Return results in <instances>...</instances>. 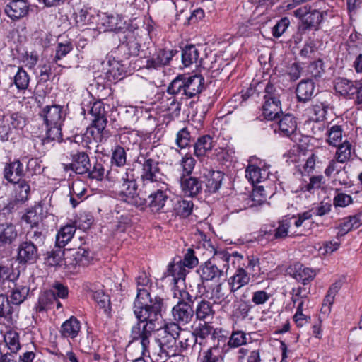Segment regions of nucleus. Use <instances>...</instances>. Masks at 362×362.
<instances>
[{
    "label": "nucleus",
    "mask_w": 362,
    "mask_h": 362,
    "mask_svg": "<svg viewBox=\"0 0 362 362\" xmlns=\"http://www.w3.org/2000/svg\"><path fill=\"white\" fill-rule=\"evenodd\" d=\"M5 122L12 126L13 129H21L25 125V118L19 113H13L9 115L4 116Z\"/></svg>",
    "instance_id": "864d4df0"
},
{
    "label": "nucleus",
    "mask_w": 362,
    "mask_h": 362,
    "mask_svg": "<svg viewBox=\"0 0 362 362\" xmlns=\"http://www.w3.org/2000/svg\"><path fill=\"white\" fill-rule=\"evenodd\" d=\"M270 297L271 295L265 291H257L252 293V302L256 305H263L269 300Z\"/></svg>",
    "instance_id": "774afa93"
},
{
    "label": "nucleus",
    "mask_w": 362,
    "mask_h": 362,
    "mask_svg": "<svg viewBox=\"0 0 362 362\" xmlns=\"http://www.w3.org/2000/svg\"><path fill=\"white\" fill-rule=\"evenodd\" d=\"M46 125V136L42 139V144L51 141H61L62 140V126L65 115L63 107L59 105H47L40 113Z\"/></svg>",
    "instance_id": "7ed1b4c3"
},
{
    "label": "nucleus",
    "mask_w": 362,
    "mask_h": 362,
    "mask_svg": "<svg viewBox=\"0 0 362 362\" xmlns=\"http://www.w3.org/2000/svg\"><path fill=\"white\" fill-rule=\"evenodd\" d=\"M25 238V240L33 243L35 245H41L44 242L45 235L42 233V230L37 226H35L31 227L30 229L28 230V232L26 233Z\"/></svg>",
    "instance_id": "3c124183"
},
{
    "label": "nucleus",
    "mask_w": 362,
    "mask_h": 362,
    "mask_svg": "<svg viewBox=\"0 0 362 362\" xmlns=\"http://www.w3.org/2000/svg\"><path fill=\"white\" fill-rule=\"evenodd\" d=\"M17 230L11 223L0 224V246L11 244L17 237Z\"/></svg>",
    "instance_id": "2f4dec72"
},
{
    "label": "nucleus",
    "mask_w": 362,
    "mask_h": 362,
    "mask_svg": "<svg viewBox=\"0 0 362 362\" xmlns=\"http://www.w3.org/2000/svg\"><path fill=\"white\" fill-rule=\"evenodd\" d=\"M23 165L19 160L13 161L4 168V177L10 182H16L21 179L23 175Z\"/></svg>",
    "instance_id": "7c9ffc66"
},
{
    "label": "nucleus",
    "mask_w": 362,
    "mask_h": 362,
    "mask_svg": "<svg viewBox=\"0 0 362 362\" xmlns=\"http://www.w3.org/2000/svg\"><path fill=\"white\" fill-rule=\"evenodd\" d=\"M291 226V219L284 218L279 221V226L275 230L274 236L276 238H286L288 234V229Z\"/></svg>",
    "instance_id": "13d9d810"
},
{
    "label": "nucleus",
    "mask_w": 362,
    "mask_h": 362,
    "mask_svg": "<svg viewBox=\"0 0 362 362\" xmlns=\"http://www.w3.org/2000/svg\"><path fill=\"white\" fill-rule=\"evenodd\" d=\"M241 265L250 274V276L252 277H258L259 274L261 272V267L259 259L255 255H249L245 259L243 258V261L241 262Z\"/></svg>",
    "instance_id": "e433bc0d"
},
{
    "label": "nucleus",
    "mask_w": 362,
    "mask_h": 362,
    "mask_svg": "<svg viewBox=\"0 0 362 362\" xmlns=\"http://www.w3.org/2000/svg\"><path fill=\"white\" fill-rule=\"evenodd\" d=\"M140 192L148 195V206L154 211H159L163 209L169 198V189L167 183L156 185L150 189H141Z\"/></svg>",
    "instance_id": "1a4fd4ad"
},
{
    "label": "nucleus",
    "mask_w": 362,
    "mask_h": 362,
    "mask_svg": "<svg viewBox=\"0 0 362 362\" xmlns=\"http://www.w3.org/2000/svg\"><path fill=\"white\" fill-rule=\"evenodd\" d=\"M30 4L27 0H12L5 6V13L13 20L27 16Z\"/></svg>",
    "instance_id": "a211bd4d"
},
{
    "label": "nucleus",
    "mask_w": 362,
    "mask_h": 362,
    "mask_svg": "<svg viewBox=\"0 0 362 362\" xmlns=\"http://www.w3.org/2000/svg\"><path fill=\"white\" fill-rule=\"evenodd\" d=\"M290 24L289 19L282 18L273 28L272 35L275 37H279L286 31Z\"/></svg>",
    "instance_id": "69168bd1"
},
{
    "label": "nucleus",
    "mask_w": 362,
    "mask_h": 362,
    "mask_svg": "<svg viewBox=\"0 0 362 362\" xmlns=\"http://www.w3.org/2000/svg\"><path fill=\"white\" fill-rule=\"evenodd\" d=\"M76 232L74 224H67L62 227L56 236V245L59 248H63L74 237Z\"/></svg>",
    "instance_id": "c756f323"
},
{
    "label": "nucleus",
    "mask_w": 362,
    "mask_h": 362,
    "mask_svg": "<svg viewBox=\"0 0 362 362\" xmlns=\"http://www.w3.org/2000/svg\"><path fill=\"white\" fill-rule=\"evenodd\" d=\"M81 329V323L79 320L71 316L70 318L63 322L60 327L59 332L64 338L74 339L76 337Z\"/></svg>",
    "instance_id": "b1692460"
},
{
    "label": "nucleus",
    "mask_w": 362,
    "mask_h": 362,
    "mask_svg": "<svg viewBox=\"0 0 362 362\" xmlns=\"http://www.w3.org/2000/svg\"><path fill=\"white\" fill-rule=\"evenodd\" d=\"M313 214L310 211L299 213L296 216H293L289 219H291V224H293L296 228H298L304 226L305 221L312 218Z\"/></svg>",
    "instance_id": "052dcab7"
},
{
    "label": "nucleus",
    "mask_w": 362,
    "mask_h": 362,
    "mask_svg": "<svg viewBox=\"0 0 362 362\" xmlns=\"http://www.w3.org/2000/svg\"><path fill=\"white\" fill-rule=\"evenodd\" d=\"M247 343V334L238 329L233 328L227 345L228 347L235 349L246 345Z\"/></svg>",
    "instance_id": "a19ab883"
},
{
    "label": "nucleus",
    "mask_w": 362,
    "mask_h": 362,
    "mask_svg": "<svg viewBox=\"0 0 362 362\" xmlns=\"http://www.w3.org/2000/svg\"><path fill=\"white\" fill-rule=\"evenodd\" d=\"M279 133L283 136H291L296 131L295 117L289 114L284 115L278 122Z\"/></svg>",
    "instance_id": "a878e982"
},
{
    "label": "nucleus",
    "mask_w": 362,
    "mask_h": 362,
    "mask_svg": "<svg viewBox=\"0 0 362 362\" xmlns=\"http://www.w3.org/2000/svg\"><path fill=\"white\" fill-rule=\"evenodd\" d=\"M177 53L176 50L159 49L152 57L146 60L145 67L148 69H157L169 64Z\"/></svg>",
    "instance_id": "f3484780"
},
{
    "label": "nucleus",
    "mask_w": 362,
    "mask_h": 362,
    "mask_svg": "<svg viewBox=\"0 0 362 362\" xmlns=\"http://www.w3.org/2000/svg\"><path fill=\"white\" fill-rule=\"evenodd\" d=\"M190 133L187 128L180 129L176 136V144L180 148L187 147L190 141Z\"/></svg>",
    "instance_id": "bf43d9fd"
},
{
    "label": "nucleus",
    "mask_w": 362,
    "mask_h": 362,
    "mask_svg": "<svg viewBox=\"0 0 362 362\" xmlns=\"http://www.w3.org/2000/svg\"><path fill=\"white\" fill-rule=\"evenodd\" d=\"M327 139L329 145L337 146L340 144L342 139V129L340 126L334 125L331 127L327 133Z\"/></svg>",
    "instance_id": "603ef678"
},
{
    "label": "nucleus",
    "mask_w": 362,
    "mask_h": 362,
    "mask_svg": "<svg viewBox=\"0 0 362 362\" xmlns=\"http://www.w3.org/2000/svg\"><path fill=\"white\" fill-rule=\"evenodd\" d=\"M173 347L170 344L165 342V340H160V349L155 357L156 362H166L170 360Z\"/></svg>",
    "instance_id": "8fccbe9b"
},
{
    "label": "nucleus",
    "mask_w": 362,
    "mask_h": 362,
    "mask_svg": "<svg viewBox=\"0 0 362 362\" xmlns=\"http://www.w3.org/2000/svg\"><path fill=\"white\" fill-rule=\"evenodd\" d=\"M196 164L195 159L191 154H185L180 162V165L182 168L183 172L186 173V175H189L192 173Z\"/></svg>",
    "instance_id": "680f3d73"
},
{
    "label": "nucleus",
    "mask_w": 362,
    "mask_h": 362,
    "mask_svg": "<svg viewBox=\"0 0 362 362\" xmlns=\"http://www.w3.org/2000/svg\"><path fill=\"white\" fill-rule=\"evenodd\" d=\"M204 78L200 75L192 76H177L168 87L167 92L175 95L182 93L187 98H192L200 93Z\"/></svg>",
    "instance_id": "39448f33"
},
{
    "label": "nucleus",
    "mask_w": 362,
    "mask_h": 362,
    "mask_svg": "<svg viewBox=\"0 0 362 362\" xmlns=\"http://www.w3.org/2000/svg\"><path fill=\"white\" fill-rule=\"evenodd\" d=\"M199 57V50L194 45L186 46L182 53V62L185 66H189L198 62Z\"/></svg>",
    "instance_id": "ea45409f"
},
{
    "label": "nucleus",
    "mask_w": 362,
    "mask_h": 362,
    "mask_svg": "<svg viewBox=\"0 0 362 362\" xmlns=\"http://www.w3.org/2000/svg\"><path fill=\"white\" fill-rule=\"evenodd\" d=\"M223 174L220 171H213L206 178L205 191L209 194L216 192L221 187Z\"/></svg>",
    "instance_id": "c9c22d12"
},
{
    "label": "nucleus",
    "mask_w": 362,
    "mask_h": 362,
    "mask_svg": "<svg viewBox=\"0 0 362 362\" xmlns=\"http://www.w3.org/2000/svg\"><path fill=\"white\" fill-rule=\"evenodd\" d=\"M92 298L100 308L104 310L105 313H109L110 309V299L109 296L105 294L103 290L92 291Z\"/></svg>",
    "instance_id": "49530a36"
},
{
    "label": "nucleus",
    "mask_w": 362,
    "mask_h": 362,
    "mask_svg": "<svg viewBox=\"0 0 362 362\" xmlns=\"http://www.w3.org/2000/svg\"><path fill=\"white\" fill-rule=\"evenodd\" d=\"M334 88L344 98L354 100L355 104H362V79L351 81L339 78L335 81Z\"/></svg>",
    "instance_id": "6e6552de"
},
{
    "label": "nucleus",
    "mask_w": 362,
    "mask_h": 362,
    "mask_svg": "<svg viewBox=\"0 0 362 362\" xmlns=\"http://www.w3.org/2000/svg\"><path fill=\"white\" fill-rule=\"evenodd\" d=\"M214 147L213 139L209 135L202 136L194 144V153L197 158H203L209 153Z\"/></svg>",
    "instance_id": "cd10ccee"
},
{
    "label": "nucleus",
    "mask_w": 362,
    "mask_h": 362,
    "mask_svg": "<svg viewBox=\"0 0 362 362\" xmlns=\"http://www.w3.org/2000/svg\"><path fill=\"white\" fill-rule=\"evenodd\" d=\"M181 325L177 322H172L165 325L163 329H159L160 340H165L168 344H177V341L180 336L181 332L184 329H180Z\"/></svg>",
    "instance_id": "4be33fe9"
},
{
    "label": "nucleus",
    "mask_w": 362,
    "mask_h": 362,
    "mask_svg": "<svg viewBox=\"0 0 362 362\" xmlns=\"http://www.w3.org/2000/svg\"><path fill=\"white\" fill-rule=\"evenodd\" d=\"M103 24L108 30L117 31L124 28L125 21L121 16L116 14L106 16Z\"/></svg>",
    "instance_id": "79ce46f5"
},
{
    "label": "nucleus",
    "mask_w": 362,
    "mask_h": 362,
    "mask_svg": "<svg viewBox=\"0 0 362 362\" xmlns=\"http://www.w3.org/2000/svg\"><path fill=\"white\" fill-rule=\"evenodd\" d=\"M351 153V144L348 141H345L338 145L334 157L339 163H345L350 160Z\"/></svg>",
    "instance_id": "37998d69"
},
{
    "label": "nucleus",
    "mask_w": 362,
    "mask_h": 362,
    "mask_svg": "<svg viewBox=\"0 0 362 362\" xmlns=\"http://www.w3.org/2000/svg\"><path fill=\"white\" fill-rule=\"evenodd\" d=\"M110 180L117 182V195L124 202L134 206H141L144 200L139 197L138 186L132 169L118 171L112 168L107 175Z\"/></svg>",
    "instance_id": "f03ea898"
},
{
    "label": "nucleus",
    "mask_w": 362,
    "mask_h": 362,
    "mask_svg": "<svg viewBox=\"0 0 362 362\" xmlns=\"http://www.w3.org/2000/svg\"><path fill=\"white\" fill-rule=\"evenodd\" d=\"M92 117L91 125L87 128L86 135L88 138L90 136L95 142H103L107 136V131L105 129L107 119L105 105L101 101L95 102L89 111Z\"/></svg>",
    "instance_id": "423d86ee"
},
{
    "label": "nucleus",
    "mask_w": 362,
    "mask_h": 362,
    "mask_svg": "<svg viewBox=\"0 0 362 362\" xmlns=\"http://www.w3.org/2000/svg\"><path fill=\"white\" fill-rule=\"evenodd\" d=\"M267 199V194L264 189V186H258L255 187L252 192L250 197L246 195L243 196L244 203L240 206L239 209H235L237 211L247 209V207H253L256 205L263 204Z\"/></svg>",
    "instance_id": "412c9836"
},
{
    "label": "nucleus",
    "mask_w": 362,
    "mask_h": 362,
    "mask_svg": "<svg viewBox=\"0 0 362 362\" xmlns=\"http://www.w3.org/2000/svg\"><path fill=\"white\" fill-rule=\"evenodd\" d=\"M71 163L69 168L77 174H85L88 171L90 166L88 154L83 151H77L71 153Z\"/></svg>",
    "instance_id": "6ab92c4d"
},
{
    "label": "nucleus",
    "mask_w": 362,
    "mask_h": 362,
    "mask_svg": "<svg viewBox=\"0 0 362 362\" xmlns=\"http://www.w3.org/2000/svg\"><path fill=\"white\" fill-rule=\"evenodd\" d=\"M216 262L213 261V259H209L199 267L197 272L202 281L199 285L203 286L218 281L223 272V269L218 267Z\"/></svg>",
    "instance_id": "9b49d317"
},
{
    "label": "nucleus",
    "mask_w": 362,
    "mask_h": 362,
    "mask_svg": "<svg viewBox=\"0 0 362 362\" xmlns=\"http://www.w3.org/2000/svg\"><path fill=\"white\" fill-rule=\"evenodd\" d=\"M179 352L183 351H197L202 349V341L198 342L197 336L189 330H183L181 332L180 336L175 344Z\"/></svg>",
    "instance_id": "f8f14e48"
},
{
    "label": "nucleus",
    "mask_w": 362,
    "mask_h": 362,
    "mask_svg": "<svg viewBox=\"0 0 362 362\" xmlns=\"http://www.w3.org/2000/svg\"><path fill=\"white\" fill-rule=\"evenodd\" d=\"M218 257H220L223 262L226 264L231 262L233 264H237L233 274L228 279V285L231 293H235L242 287L247 285L250 281V274L241 265V262L243 261V256L237 252L230 253H219Z\"/></svg>",
    "instance_id": "0eeeda50"
},
{
    "label": "nucleus",
    "mask_w": 362,
    "mask_h": 362,
    "mask_svg": "<svg viewBox=\"0 0 362 362\" xmlns=\"http://www.w3.org/2000/svg\"><path fill=\"white\" fill-rule=\"evenodd\" d=\"M93 222V218L89 213L83 212L79 214L75 221L76 228L83 230L88 229Z\"/></svg>",
    "instance_id": "5fc2aeb1"
},
{
    "label": "nucleus",
    "mask_w": 362,
    "mask_h": 362,
    "mask_svg": "<svg viewBox=\"0 0 362 362\" xmlns=\"http://www.w3.org/2000/svg\"><path fill=\"white\" fill-rule=\"evenodd\" d=\"M4 342L12 354H17L21 348L19 334L14 330L6 332L4 337Z\"/></svg>",
    "instance_id": "58836bf2"
},
{
    "label": "nucleus",
    "mask_w": 362,
    "mask_h": 362,
    "mask_svg": "<svg viewBox=\"0 0 362 362\" xmlns=\"http://www.w3.org/2000/svg\"><path fill=\"white\" fill-rule=\"evenodd\" d=\"M316 274V271L310 267H307L300 264H297L294 266L293 277L304 285L313 281Z\"/></svg>",
    "instance_id": "c85d7f7f"
},
{
    "label": "nucleus",
    "mask_w": 362,
    "mask_h": 362,
    "mask_svg": "<svg viewBox=\"0 0 362 362\" xmlns=\"http://www.w3.org/2000/svg\"><path fill=\"white\" fill-rule=\"evenodd\" d=\"M16 199L18 202H25L28 199L30 192V186L25 180L20 179L13 182Z\"/></svg>",
    "instance_id": "a18cd8bd"
},
{
    "label": "nucleus",
    "mask_w": 362,
    "mask_h": 362,
    "mask_svg": "<svg viewBox=\"0 0 362 362\" xmlns=\"http://www.w3.org/2000/svg\"><path fill=\"white\" fill-rule=\"evenodd\" d=\"M269 167L265 164L262 166L249 165L245 170V177L252 185L265 182L270 176L274 177L269 171Z\"/></svg>",
    "instance_id": "2eb2a0df"
},
{
    "label": "nucleus",
    "mask_w": 362,
    "mask_h": 362,
    "mask_svg": "<svg viewBox=\"0 0 362 362\" xmlns=\"http://www.w3.org/2000/svg\"><path fill=\"white\" fill-rule=\"evenodd\" d=\"M136 163L141 165V188L150 189L156 185L166 183L164 175L159 167V162L151 157L150 153H140Z\"/></svg>",
    "instance_id": "20e7f679"
},
{
    "label": "nucleus",
    "mask_w": 362,
    "mask_h": 362,
    "mask_svg": "<svg viewBox=\"0 0 362 362\" xmlns=\"http://www.w3.org/2000/svg\"><path fill=\"white\" fill-rule=\"evenodd\" d=\"M194 313L198 320H209L213 318L214 310L210 302L203 300L197 304Z\"/></svg>",
    "instance_id": "473e14b6"
},
{
    "label": "nucleus",
    "mask_w": 362,
    "mask_h": 362,
    "mask_svg": "<svg viewBox=\"0 0 362 362\" xmlns=\"http://www.w3.org/2000/svg\"><path fill=\"white\" fill-rule=\"evenodd\" d=\"M193 208L192 201L179 199L174 204L173 211L177 216L181 218H187L192 214Z\"/></svg>",
    "instance_id": "4c0bfd02"
},
{
    "label": "nucleus",
    "mask_w": 362,
    "mask_h": 362,
    "mask_svg": "<svg viewBox=\"0 0 362 362\" xmlns=\"http://www.w3.org/2000/svg\"><path fill=\"white\" fill-rule=\"evenodd\" d=\"M262 112L265 119L268 120H274L279 117L281 113V103L279 97L264 99V103L262 105Z\"/></svg>",
    "instance_id": "5701e85b"
},
{
    "label": "nucleus",
    "mask_w": 362,
    "mask_h": 362,
    "mask_svg": "<svg viewBox=\"0 0 362 362\" xmlns=\"http://www.w3.org/2000/svg\"><path fill=\"white\" fill-rule=\"evenodd\" d=\"M180 262L186 268L192 269L198 264V259L194 255V250L191 248L187 249V252L185 254L184 258Z\"/></svg>",
    "instance_id": "0e129e2a"
},
{
    "label": "nucleus",
    "mask_w": 362,
    "mask_h": 362,
    "mask_svg": "<svg viewBox=\"0 0 362 362\" xmlns=\"http://www.w3.org/2000/svg\"><path fill=\"white\" fill-rule=\"evenodd\" d=\"M194 314L192 305L184 301H179L172 309L173 320L181 325L189 323Z\"/></svg>",
    "instance_id": "ddd939ff"
},
{
    "label": "nucleus",
    "mask_w": 362,
    "mask_h": 362,
    "mask_svg": "<svg viewBox=\"0 0 362 362\" xmlns=\"http://www.w3.org/2000/svg\"><path fill=\"white\" fill-rule=\"evenodd\" d=\"M55 301L54 292L52 291H46L40 294L38 298V302L36 304L35 308L38 312H42L47 309V308Z\"/></svg>",
    "instance_id": "de8ad7c7"
},
{
    "label": "nucleus",
    "mask_w": 362,
    "mask_h": 362,
    "mask_svg": "<svg viewBox=\"0 0 362 362\" xmlns=\"http://www.w3.org/2000/svg\"><path fill=\"white\" fill-rule=\"evenodd\" d=\"M86 173L90 178L102 180L105 173V169L101 163L96 161L92 168L89 167Z\"/></svg>",
    "instance_id": "6e6d98bb"
},
{
    "label": "nucleus",
    "mask_w": 362,
    "mask_h": 362,
    "mask_svg": "<svg viewBox=\"0 0 362 362\" xmlns=\"http://www.w3.org/2000/svg\"><path fill=\"white\" fill-rule=\"evenodd\" d=\"M112 163L117 167L124 165L126 163V153L122 147L117 146L115 148L112 156Z\"/></svg>",
    "instance_id": "e2e57ef3"
},
{
    "label": "nucleus",
    "mask_w": 362,
    "mask_h": 362,
    "mask_svg": "<svg viewBox=\"0 0 362 362\" xmlns=\"http://www.w3.org/2000/svg\"><path fill=\"white\" fill-rule=\"evenodd\" d=\"M73 49L71 44L69 42H66L65 43L59 42L57 45L56 49V54L54 57V59L56 61L60 60L64 57H65L67 54H69Z\"/></svg>",
    "instance_id": "338daca9"
},
{
    "label": "nucleus",
    "mask_w": 362,
    "mask_h": 362,
    "mask_svg": "<svg viewBox=\"0 0 362 362\" xmlns=\"http://www.w3.org/2000/svg\"><path fill=\"white\" fill-rule=\"evenodd\" d=\"M182 193L189 197H195L202 191V182L199 178L183 175L180 180Z\"/></svg>",
    "instance_id": "dca6fc26"
},
{
    "label": "nucleus",
    "mask_w": 362,
    "mask_h": 362,
    "mask_svg": "<svg viewBox=\"0 0 362 362\" xmlns=\"http://www.w3.org/2000/svg\"><path fill=\"white\" fill-rule=\"evenodd\" d=\"M186 274L187 269L180 261L170 263L168 267L167 272L165 273V276H171L175 283L180 280H184Z\"/></svg>",
    "instance_id": "72a5a7b5"
},
{
    "label": "nucleus",
    "mask_w": 362,
    "mask_h": 362,
    "mask_svg": "<svg viewBox=\"0 0 362 362\" xmlns=\"http://www.w3.org/2000/svg\"><path fill=\"white\" fill-rule=\"evenodd\" d=\"M30 77L27 72L21 67H18L13 77V83L19 90H25L28 88Z\"/></svg>",
    "instance_id": "09e8293b"
},
{
    "label": "nucleus",
    "mask_w": 362,
    "mask_h": 362,
    "mask_svg": "<svg viewBox=\"0 0 362 362\" xmlns=\"http://www.w3.org/2000/svg\"><path fill=\"white\" fill-rule=\"evenodd\" d=\"M346 47L345 60L351 62V66L357 74H362V53L359 47L354 42H348Z\"/></svg>",
    "instance_id": "aec40b11"
},
{
    "label": "nucleus",
    "mask_w": 362,
    "mask_h": 362,
    "mask_svg": "<svg viewBox=\"0 0 362 362\" xmlns=\"http://www.w3.org/2000/svg\"><path fill=\"white\" fill-rule=\"evenodd\" d=\"M38 258L37 245L28 240L22 241L18 248L17 259L21 264H33Z\"/></svg>",
    "instance_id": "4468645a"
},
{
    "label": "nucleus",
    "mask_w": 362,
    "mask_h": 362,
    "mask_svg": "<svg viewBox=\"0 0 362 362\" xmlns=\"http://www.w3.org/2000/svg\"><path fill=\"white\" fill-rule=\"evenodd\" d=\"M136 284H137V296L136 297L135 301L138 299L139 291H145L146 293H147V294H148L147 296L149 299V302H148L146 303L148 307H151V305L154 304L155 302L157 301L156 300H159L160 304V308L162 307L163 300L160 298L155 297L154 299H153L151 297L150 293L148 290V284H149V279L147 277L146 274L144 273L137 277Z\"/></svg>",
    "instance_id": "f704fd0d"
},
{
    "label": "nucleus",
    "mask_w": 362,
    "mask_h": 362,
    "mask_svg": "<svg viewBox=\"0 0 362 362\" xmlns=\"http://www.w3.org/2000/svg\"><path fill=\"white\" fill-rule=\"evenodd\" d=\"M315 83L313 81L302 80L296 88V95L299 101L306 102L310 100L315 94Z\"/></svg>",
    "instance_id": "bb28decb"
},
{
    "label": "nucleus",
    "mask_w": 362,
    "mask_h": 362,
    "mask_svg": "<svg viewBox=\"0 0 362 362\" xmlns=\"http://www.w3.org/2000/svg\"><path fill=\"white\" fill-rule=\"evenodd\" d=\"M30 288L26 286L16 285L11 294V300L13 305H20L28 297Z\"/></svg>",
    "instance_id": "c03bdc74"
},
{
    "label": "nucleus",
    "mask_w": 362,
    "mask_h": 362,
    "mask_svg": "<svg viewBox=\"0 0 362 362\" xmlns=\"http://www.w3.org/2000/svg\"><path fill=\"white\" fill-rule=\"evenodd\" d=\"M199 292L209 299L214 301L218 300L223 298L221 284L218 281L207 284L203 286L198 285Z\"/></svg>",
    "instance_id": "393cba45"
},
{
    "label": "nucleus",
    "mask_w": 362,
    "mask_h": 362,
    "mask_svg": "<svg viewBox=\"0 0 362 362\" xmlns=\"http://www.w3.org/2000/svg\"><path fill=\"white\" fill-rule=\"evenodd\" d=\"M47 262L50 266H60L64 263V250L59 248L48 254Z\"/></svg>",
    "instance_id": "4d7b16f0"
},
{
    "label": "nucleus",
    "mask_w": 362,
    "mask_h": 362,
    "mask_svg": "<svg viewBox=\"0 0 362 362\" xmlns=\"http://www.w3.org/2000/svg\"><path fill=\"white\" fill-rule=\"evenodd\" d=\"M147 296L145 291H139L138 299L134 303V313L139 322L132 326L130 333V343L139 342L144 356L149 354L150 338L153 332L158 329L156 324L158 325L162 318L159 300L148 307L146 304L149 302Z\"/></svg>",
    "instance_id": "f257e3e1"
},
{
    "label": "nucleus",
    "mask_w": 362,
    "mask_h": 362,
    "mask_svg": "<svg viewBox=\"0 0 362 362\" xmlns=\"http://www.w3.org/2000/svg\"><path fill=\"white\" fill-rule=\"evenodd\" d=\"M293 13L301 20L305 29H317L323 18L322 12L317 9H311V7L308 6L295 10Z\"/></svg>",
    "instance_id": "9d476101"
}]
</instances>
